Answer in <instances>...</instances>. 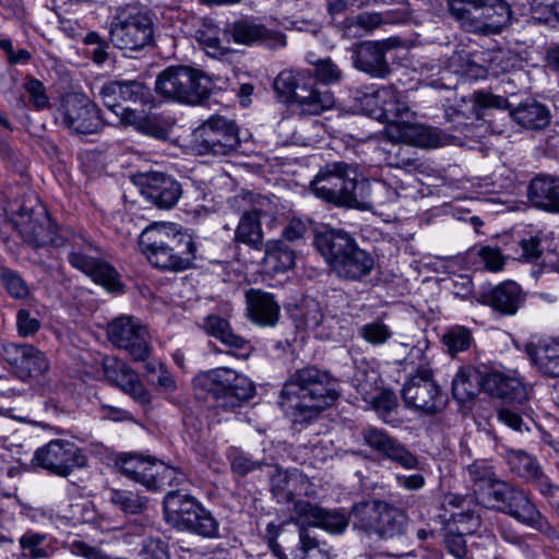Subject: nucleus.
Segmentation results:
<instances>
[{"label":"nucleus","mask_w":559,"mask_h":559,"mask_svg":"<svg viewBox=\"0 0 559 559\" xmlns=\"http://www.w3.org/2000/svg\"><path fill=\"white\" fill-rule=\"evenodd\" d=\"M370 114L388 121L384 133L391 142H403L420 147H438L451 143L450 138L437 129H432L413 121L414 111L411 109L403 93L392 86L372 90L364 96Z\"/></svg>","instance_id":"f257e3e1"},{"label":"nucleus","mask_w":559,"mask_h":559,"mask_svg":"<svg viewBox=\"0 0 559 559\" xmlns=\"http://www.w3.org/2000/svg\"><path fill=\"white\" fill-rule=\"evenodd\" d=\"M340 396V382L314 366L296 370L280 393V406L295 423L317 416Z\"/></svg>","instance_id":"f03ea898"},{"label":"nucleus","mask_w":559,"mask_h":559,"mask_svg":"<svg viewBox=\"0 0 559 559\" xmlns=\"http://www.w3.org/2000/svg\"><path fill=\"white\" fill-rule=\"evenodd\" d=\"M139 247L152 265L163 270L185 271L197 259L193 237L174 223L148 225L139 237Z\"/></svg>","instance_id":"7ed1b4c3"},{"label":"nucleus","mask_w":559,"mask_h":559,"mask_svg":"<svg viewBox=\"0 0 559 559\" xmlns=\"http://www.w3.org/2000/svg\"><path fill=\"white\" fill-rule=\"evenodd\" d=\"M274 90L301 115H320L335 105L333 93L319 87L305 71H282L274 81Z\"/></svg>","instance_id":"20e7f679"},{"label":"nucleus","mask_w":559,"mask_h":559,"mask_svg":"<svg viewBox=\"0 0 559 559\" xmlns=\"http://www.w3.org/2000/svg\"><path fill=\"white\" fill-rule=\"evenodd\" d=\"M316 197L337 206L359 207L364 195L355 167L344 162L325 164L310 182Z\"/></svg>","instance_id":"39448f33"},{"label":"nucleus","mask_w":559,"mask_h":559,"mask_svg":"<svg viewBox=\"0 0 559 559\" xmlns=\"http://www.w3.org/2000/svg\"><path fill=\"white\" fill-rule=\"evenodd\" d=\"M164 514L167 523L178 530L205 538L218 536L217 520L189 493L169 491L164 498Z\"/></svg>","instance_id":"423d86ee"},{"label":"nucleus","mask_w":559,"mask_h":559,"mask_svg":"<svg viewBox=\"0 0 559 559\" xmlns=\"http://www.w3.org/2000/svg\"><path fill=\"white\" fill-rule=\"evenodd\" d=\"M197 389L210 393L218 406L235 409L254 395V384L245 374L227 367L200 372L193 380Z\"/></svg>","instance_id":"0eeeda50"},{"label":"nucleus","mask_w":559,"mask_h":559,"mask_svg":"<svg viewBox=\"0 0 559 559\" xmlns=\"http://www.w3.org/2000/svg\"><path fill=\"white\" fill-rule=\"evenodd\" d=\"M213 88V82L204 72L179 66L165 69L156 79V92L168 99L188 105H200Z\"/></svg>","instance_id":"6e6552de"},{"label":"nucleus","mask_w":559,"mask_h":559,"mask_svg":"<svg viewBox=\"0 0 559 559\" xmlns=\"http://www.w3.org/2000/svg\"><path fill=\"white\" fill-rule=\"evenodd\" d=\"M488 506L543 534L550 536L555 533L530 496L522 488L509 483L496 484L493 490L488 492Z\"/></svg>","instance_id":"1a4fd4ad"},{"label":"nucleus","mask_w":559,"mask_h":559,"mask_svg":"<svg viewBox=\"0 0 559 559\" xmlns=\"http://www.w3.org/2000/svg\"><path fill=\"white\" fill-rule=\"evenodd\" d=\"M189 145L199 156H229L240 145L238 126L225 117L211 116L193 130Z\"/></svg>","instance_id":"9d476101"},{"label":"nucleus","mask_w":559,"mask_h":559,"mask_svg":"<svg viewBox=\"0 0 559 559\" xmlns=\"http://www.w3.org/2000/svg\"><path fill=\"white\" fill-rule=\"evenodd\" d=\"M154 23L148 13L134 7L118 12L110 23V41L119 49L139 50L153 40Z\"/></svg>","instance_id":"9b49d317"},{"label":"nucleus","mask_w":559,"mask_h":559,"mask_svg":"<svg viewBox=\"0 0 559 559\" xmlns=\"http://www.w3.org/2000/svg\"><path fill=\"white\" fill-rule=\"evenodd\" d=\"M70 243L71 251L68 260L73 267L92 277L95 283L102 285L108 292L121 290V283L116 270L93 255V252H97V249L88 239L82 235H73Z\"/></svg>","instance_id":"f8f14e48"},{"label":"nucleus","mask_w":559,"mask_h":559,"mask_svg":"<svg viewBox=\"0 0 559 559\" xmlns=\"http://www.w3.org/2000/svg\"><path fill=\"white\" fill-rule=\"evenodd\" d=\"M33 463L50 474L68 477L74 469L84 467L87 457L74 442L56 439L35 451Z\"/></svg>","instance_id":"ddd939ff"},{"label":"nucleus","mask_w":559,"mask_h":559,"mask_svg":"<svg viewBox=\"0 0 559 559\" xmlns=\"http://www.w3.org/2000/svg\"><path fill=\"white\" fill-rule=\"evenodd\" d=\"M108 340L124 349L134 360L144 361L151 352L150 334L142 321L133 316H120L107 328Z\"/></svg>","instance_id":"4468645a"},{"label":"nucleus","mask_w":559,"mask_h":559,"mask_svg":"<svg viewBox=\"0 0 559 559\" xmlns=\"http://www.w3.org/2000/svg\"><path fill=\"white\" fill-rule=\"evenodd\" d=\"M402 395L408 406L428 415L441 412L445 405V399L428 367H419L406 380Z\"/></svg>","instance_id":"2eb2a0df"},{"label":"nucleus","mask_w":559,"mask_h":559,"mask_svg":"<svg viewBox=\"0 0 559 559\" xmlns=\"http://www.w3.org/2000/svg\"><path fill=\"white\" fill-rule=\"evenodd\" d=\"M59 119L75 133L92 134L103 128L98 107L83 94H68L62 99Z\"/></svg>","instance_id":"dca6fc26"},{"label":"nucleus","mask_w":559,"mask_h":559,"mask_svg":"<svg viewBox=\"0 0 559 559\" xmlns=\"http://www.w3.org/2000/svg\"><path fill=\"white\" fill-rule=\"evenodd\" d=\"M16 227L22 238L33 247H43L48 243L61 246L63 242L56 237V229L43 204L35 200V204L22 205L17 213Z\"/></svg>","instance_id":"f3484780"},{"label":"nucleus","mask_w":559,"mask_h":559,"mask_svg":"<svg viewBox=\"0 0 559 559\" xmlns=\"http://www.w3.org/2000/svg\"><path fill=\"white\" fill-rule=\"evenodd\" d=\"M252 194H239L233 199V204L242 210L238 225L235 229L234 242L242 243L251 249L260 250L263 245V230L261 225V209L251 205Z\"/></svg>","instance_id":"a211bd4d"},{"label":"nucleus","mask_w":559,"mask_h":559,"mask_svg":"<svg viewBox=\"0 0 559 559\" xmlns=\"http://www.w3.org/2000/svg\"><path fill=\"white\" fill-rule=\"evenodd\" d=\"M362 438L369 448L400 466L406 469L419 467L418 457L386 431L378 428H368L362 432Z\"/></svg>","instance_id":"6ab92c4d"},{"label":"nucleus","mask_w":559,"mask_h":559,"mask_svg":"<svg viewBox=\"0 0 559 559\" xmlns=\"http://www.w3.org/2000/svg\"><path fill=\"white\" fill-rule=\"evenodd\" d=\"M2 356L22 378L37 377L49 369L45 354L29 344L5 343Z\"/></svg>","instance_id":"aec40b11"},{"label":"nucleus","mask_w":559,"mask_h":559,"mask_svg":"<svg viewBox=\"0 0 559 559\" xmlns=\"http://www.w3.org/2000/svg\"><path fill=\"white\" fill-rule=\"evenodd\" d=\"M477 13L465 22V31L489 35L500 33L510 22L511 9L504 0H486Z\"/></svg>","instance_id":"412c9836"},{"label":"nucleus","mask_w":559,"mask_h":559,"mask_svg":"<svg viewBox=\"0 0 559 559\" xmlns=\"http://www.w3.org/2000/svg\"><path fill=\"white\" fill-rule=\"evenodd\" d=\"M225 34L233 41L240 45L260 44L269 49H278L286 46V37L283 33L248 21H238L230 24L225 29Z\"/></svg>","instance_id":"4be33fe9"},{"label":"nucleus","mask_w":559,"mask_h":559,"mask_svg":"<svg viewBox=\"0 0 559 559\" xmlns=\"http://www.w3.org/2000/svg\"><path fill=\"white\" fill-rule=\"evenodd\" d=\"M141 193L158 209H171L181 195L180 185L162 173H146L139 177Z\"/></svg>","instance_id":"5701e85b"},{"label":"nucleus","mask_w":559,"mask_h":559,"mask_svg":"<svg viewBox=\"0 0 559 559\" xmlns=\"http://www.w3.org/2000/svg\"><path fill=\"white\" fill-rule=\"evenodd\" d=\"M105 376L112 384L128 394L134 401L146 404L151 401V394L140 380L138 373L128 365L116 358L104 360Z\"/></svg>","instance_id":"b1692460"},{"label":"nucleus","mask_w":559,"mask_h":559,"mask_svg":"<svg viewBox=\"0 0 559 559\" xmlns=\"http://www.w3.org/2000/svg\"><path fill=\"white\" fill-rule=\"evenodd\" d=\"M402 176L407 174L400 167L382 169L380 176L371 182L360 181V190L369 189V202L376 204H386L396 201L404 190Z\"/></svg>","instance_id":"393cba45"},{"label":"nucleus","mask_w":559,"mask_h":559,"mask_svg":"<svg viewBox=\"0 0 559 559\" xmlns=\"http://www.w3.org/2000/svg\"><path fill=\"white\" fill-rule=\"evenodd\" d=\"M272 472L271 490L278 502H295L297 496H309L310 483L306 475L297 469H281L277 466L266 465Z\"/></svg>","instance_id":"a878e982"},{"label":"nucleus","mask_w":559,"mask_h":559,"mask_svg":"<svg viewBox=\"0 0 559 559\" xmlns=\"http://www.w3.org/2000/svg\"><path fill=\"white\" fill-rule=\"evenodd\" d=\"M247 316L260 326L273 328L281 317V307L274 295L261 289L246 292Z\"/></svg>","instance_id":"bb28decb"},{"label":"nucleus","mask_w":559,"mask_h":559,"mask_svg":"<svg viewBox=\"0 0 559 559\" xmlns=\"http://www.w3.org/2000/svg\"><path fill=\"white\" fill-rule=\"evenodd\" d=\"M483 302L503 316H513L519 310L523 294L520 285L513 281H506L486 292L481 296Z\"/></svg>","instance_id":"cd10ccee"},{"label":"nucleus","mask_w":559,"mask_h":559,"mask_svg":"<svg viewBox=\"0 0 559 559\" xmlns=\"http://www.w3.org/2000/svg\"><path fill=\"white\" fill-rule=\"evenodd\" d=\"M484 390L502 400L522 402L526 388L516 372L492 371L485 377Z\"/></svg>","instance_id":"c85d7f7f"},{"label":"nucleus","mask_w":559,"mask_h":559,"mask_svg":"<svg viewBox=\"0 0 559 559\" xmlns=\"http://www.w3.org/2000/svg\"><path fill=\"white\" fill-rule=\"evenodd\" d=\"M314 245L333 270L336 261H340L356 245V241L343 230L331 229L319 233L314 238Z\"/></svg>","instance_id":"c756f323"},{"label":"nucleus","mask_w":559,"mask_h":559,"mask_svg":"<svg viewBox=\"0 0 559 559\" xmlns=\"http://www.w3.org/2000/svg\"><path fill=\"white\" fill-rule=\"evenodd\" d=\"M373 266V258L356 243L340 261H336L333 271L340 277L357 281L369 275Z\"/></svg>","instance_id":"7c9ffc66"},{"label":"nucleus","mask_w":559,"mask_h":559,"mask_svg":"<svg viewBox=\"0 0 559 559\" xmlns=\"http://www.w3.org/2000/svg\"><path fill=\"white\" fill-rule=\"evenodd\" d=\"M156 462L157 460L139 454L123 453L116 459L115 464L121 474L150 490Z\"/></svg>","instance_id":"2f4dec72"},{"label":"nucleus","mask_w":559,"mask_h":559,"mask_svg":"<svg viewBox=\"0 0 559 559\" xmlns=\"http://www.w3.org/2000/svg\"><path fill=\"white\" fill-rule=\"evenodd\" d=\"M354 64L360 71L373 78L383 79L390 72L384 49L379 43H366L356 53Z\"/></svg>","instance_id":"473e14b6"},{"label":"nucleus","mask_w":559,"mask_h":559,"mask_svg":"<svg viewBox=\"0 0 559 559\" xmlns=\"http://www.w3.org/2000/svg\"><path fill=\"white\" fill-rule=\"evenodd\" d=\"M383 504L384 501L381 500H364L355 503L349 513L353 527L369 535L376 534Z\"/></svg>","instance_id":"72a5a7b5"},{"label":"nucleus","mask_w":559,"mask_h":559,"mask_svg":"<svg viewBox=\"0 0 559 559\" xmlns=\"http://www.w3.org/2000/svg\"><path fill=\"white\" fill-rule=\"evenodd\" d=\"M559 191V178L537 177L531 181L527 195L533 205L538 209L555 212Z\"/></svg>","instance_id":"f704fd0d"},{"label":"nucleus","mask_w":559,"mask_h":559,"mask_svg":"<svg viewBox=\"0 0 559 559\" xmlns=\"http://www.w3.org/2000/svg\"><path fill=\"white\" fill-rule=\"evenodd\" d=\"M19 546L24 557L29 559H47L55 551V538L46 533L27 530L19 538Z\"/></svg>","instance_id":"c9c22d12"},{"label":"nucleus","mask_w":559,"mask_h":559,"mask_svg":"<svg viewBox=\"0 0 559 559\" xmlns=\"http://www.w3.org/2000/svg\"><path fill=\"white\" fill-rule=\"evenodd\" d=\"M510 116L518 124L530 130L544 129L550 122L548 109L537 102L521 103L510 111Z\"/></svg>","instance_id":"e433bc0d"},{"label":"nucleus","mask_w":559,"mask_h":559,"mask_svg":"<svg viewBox=\"0 0 559 559\" xmlns=\"http://www.w3.org/2000/svg\"><path fill=\"white\" fill-rule=\"evenodd\" d=\"M485 377L473 367L459 369L452 381L453 396L460 402H466L475 397L480 389H484Z\"/></svg>","instance_id":"4c0bfd02"},{"label":"nucleus","mask_w":559,"mask_h":559,"mask_svg":"<svg viewBox=\"0 0 559 559\" xmlns=\"http://www.w3.org/2000/svg\"><path fill=\"white\" fill-rule=\"evenodd\" d=\"M407 515L401 509L384 501L376 534L381 539H393L406 532Z\"/></svg>","instance_id":"58836bf2"},{"label":"nucleus","mask_w":559,"mask_h":559,"mask_svg":"<svg viewBox=\"0 0 559 559\" xmlns=\"http://www.w3.org/2000/svg\"><path fill=\"white\" fill-rule=\"evenodd\" d=\"M532 361L540 372L559 377V342H540L528 349Z\"/></svg>","instance_id":"ea45409f"},{"label":"nucleus","mask_w":559,"mask_h":559,"mask_svg":"<svg viewBox=\"0 0 559 559\" xmlns=\"http://www.w3.org/2000/svg\"><path fill=\"white\" fill-rule=\"evenodd\" d=\"M294 250L282 240H271L265 245L264 265L275 273L286 272L295 265Z\"/></svg>","instance_id":"a19ab883"},{"label":"nucleus","mask_w":559,"mask_h":559,"mask_svg":"<svg viewBox=\"0 0 559 559\" xmlns=\"http://www.w3.org/2000/svg\"><path fill=\"white\" fill-rule=\"evenodd\" d=\"M203 329L207 334L231 348L243 349L248 344L243 337L235 334L228 321L219 316L212 314L206 317L203 322Z\"/></svg>","instance_id":"79ce46f5"},{"label":"nucleus","mask_w":559,"mask_h":559,"mask_svg":"<svg viewBox=\"0 0 559 559\" xmlns=\"http://www.w3.org/2000/svg\"><path fill=\"white\" fill-rule=\"evenodd\" d=\"M467 475L476 493L486 489L489 492L493 490L496 484L502 483V480L497 479L492 466L486 461H475L468 465Z\"/></svg>","instance_id":"37998d69"},{"label":"nucleus","mask_w":559,"mask_h":559,"mask_svg":"<svg viewBox=\"0 0 559 559\" xmlns=\"http://www.w3.org/2000/svg\"><path fill=\"white\" fill-rule=\"evenodd\" d=\"M195 38L210 57L221 58L228 52L219 38V28L213 23H204L195 32Z\"/></svg>","instance_id":"c03bdc74"},{"label":"nucleus","mask_w":559,"mask_h":559,"mask_svg":"<svg viewBox=\"0 0 559 559\" xmlns=\"http://www.w3.org/2000/svg\"><path fill=\"white\" fill-rule=\"evenodd\" d=\"M150 490H163L166 487H175L186 481V475L178 468L169 466L162 461L155 463L154 474H152Z\"/></svg>","instance_id":"a18cd8bd"},{"label":"nucleus","mask_w":559,"mask_h":559,"mask_svg":"<svg viewBox=\"0 0 559 559\" xmlns=\"http://www.w3.org/2000/svg\"><path fill=\"white\" fill-rule=\"evenodd\" d=\"M507 462L513 473L527 480H531L542 469L538 462L523 451H508Z\"/></svg>","instance_id":"49530a36"},{"label":"nucleus","mask_w":559,"mask_h":559,"mask_svg":"<svg viewBox=\"0 0 559 559\" xmlns=\"http://www.w3.org/2000/svg\"><path fill=\"white\" fill-rule=\"evenodd\" d=\"M472 342L471 331L462 325L451 326L442 335V343L451 356L467 350Z\"/></svg>","instance_id":"de8ad7c7"},{"label":"nucleus","mask_w":559,"mask_h":559,"mask_svg":"<svg viewBox=\"0 0 559 559\" xmlns=\"http://www.w3.org/2000/svg\"><path fill=\"white\" fill-rule=\"evenodd\" d=\"M109 501L126 513L136 514L143 511L146 500L128 490L110 489Z\"/></svg>","instance_id":"09e8293b"},{"label":"nucleus","mask_w":559,"mask_h":559,"mask_svg":"<svg viewBox=\"0 0 559 559\" xmlns=\"http://www.w3.org/2000/svg\"><path fill=\"white\" fill-rule=\"evenodd\" d=\"M359 335L368 344L380 346L385 344L393 336V332L388 324L376 320L361 325Z\"/></svg>","instance_id":"8fccbe9b"},{"label":"nucleus","mask_w":559,"mask_h":559,"mask_svg":"<svg viewBox=\"0 0 559 559\" xmlns=\"http://www.w3.org/2000/svg\"><path fill=\"white\" fill-rule=\"evenodd\" d=\"M293 512L297 523L317 527L323 514V508L309 501L296 500L293 506Z\"/></svg>","instance_id":"3c124183"},{"label":"nucleus","mask_w":559,"mask_h":559,"mask_svg":"<svg viewBox=\"0 0 559 559\" xmlns=\"http://www.w3.org/2000/svg\"><path fill=\"white\" fill-rule=\"evenodd\" d=\"M0 281L7 292L14 298H25L28 293L26 282L19 273L8 267H0Z\"/></svg>","instance_id":"603ef678"},{"label":"nucleus","mask_w":559,"mask_h":559,"mask_svg":"<svg viewBox=\"0 0 559 559\" xmlns=\"http://www.w3.org/2000/svg\"><path fill=\"white\" fill-rule=\"evenodd\" d=\"M309 63L316 66V76L321 83L331 85L341 81L342 71L330 58L319 60L309 59Z\"/></svg>","instance_id":"864d4df0"},{"label":"nucleus","mask_w":559,"mask_h":559,"mask_svg":"<svg viewBox=\"0 0 559 559\" xmlns=\"http://www.w3.org/2000/svg\"><path fill=\"white\" fill-rule=\"evenodd\" d=\"M171 126L173 121L170 120L162 119L158 116H145L139 131L155 139L165 140L168 138Z\"/></svg>","instance_id":"5fc2aeb1"},{"label":"nucleus","mask_w":559,"mask_h":559,"mask_svg":"<svg viewBox=\"0 0 559 559\" xmlns=\"http://www.w3.org/2000/svg\"><path fill=\"white\" fill-rule=\"evenodd\" d=\"M317 527H320L331 534H341L345 531L350 522L349 518L337 511H329L323 509V514Z\"/></svg>","instance_id":"6e6d98bb"},{"label":"nucleus","mask_w":559,"mask_h":559,"mask_svg":"<svg viewBox=\"0 0 559 559\" xmlns=\"http://www.w3.org/2000/svg\"><path fill=\"white\" fill-rule=\"evenodd\" d=\"M307 329L318 328L323 320L320 305L313 299H305L300 311L296 313Z\"/></svg>","instance_id":"4d7b16f0"},{"label":"nucleus","mask_w":559,"mask_h":559,"mask_svg":"<svg viewBox=\"0 0 559 559\" xmlns=\"http://www.w3.org/2000/svg\"><path fill=\"white\" fill-rule=\"evenodd\" d=\"M479 262L490 272H499L504 265V258L497 247L484 246L476 251Z\"/></svg>","instance_id":"13d9d810"},{"label":"nucleus","mask_w":559,"mask_h":559,"mask_svg":"<svg viewBox=\"0 0 559 559\" xmlns=\"http://www.w3.org/2000/svg\"><path fill=\"white\" fill-rule=\"evenodd\" d=\"M121 82V100L132 103H144L150 97V90L139 81H120Z\"/></svg>","instance_id":"bf43d9fd"},{"label":"nucleus","mask_w":559,"mask_h":559,"mask_svg":"<svg viewBox=\"0 0 559 559\" xmlns=\"http://www.w3.org/2000/svg\"><path fill=\"white\" fill-rule=\"evenodd\" d=\"M228 456L233 472L239 476H245L250 472L261 468L263 465L261 462L253 461L247 454L238 450H231Z\"/></svg>","instance_id":"052dcab7"},{"label":"nucleus","mask_w":559,"mask_h":559,"mask_svg":"<svg viewBox=\"0 0 559 559\" xmlns=\"http://www.w3.org/2000/svg\"><path fill=\"white\" fill-rule=\"evenodd\" d=\"M453 522L457 525L456 531L463 534H473L480 525L479 516L468 507L451 514Z\"/></svg>","instance_id":"680f3d73"},{"label":"nucleus","mask_w":559,"mask_h":559,"mask_svg":"<svg viewBox=\"0 0 559 559\" xmlns=\"http://www.w3.org/2000/svg\"><path fill=\"white\" fill-rule=\"evenodd\" d=\"M40 321L28 309L22 308L16 312V331L19 336L28 337L40 329Z\"/></svg>","instance_id":"e2e57ef3"},{"label":"nucleus","mask_w":559,"mask_h":559,"mask_svg":"<svg viewBox=\"0 0 559 559\" xmlns=\"http://www.w3.org/2000/svg\"><path fill=\"white\" fill-rule=\"evenodd\" d=\"M121 82H108L100 87L99 95L102 96L104 105L110 110H116L122 107L121 100Z\"/></svg>","instance_id":"0e129e2a"},{"label":"nucleus","mask_w":559,"mask_h":559,"mask_svg":"<svg viewBox=\"0 0 559 559\" xmlns=\"http://www.w3.org/2000/svg\"><path fill=\"white\" fill-rule=\"evenodd\" d=\"M474 100L479 108L484 109H506L509 105L506 97L486 91L475 93Z\"/></svg>","instance_id":"69168bd1"},{"label":"nucleus","mask_w":559,"mask_h":559,"mask_svg":"<svg viewBox=\"0 0 559 559\" xmlns=\"http://www.w3.org/2000/svg\"><path fill=\"white\" fill-rule=\"evenodd\" d=\"M25 90L37 109L45 108L48 105V96L46 95L45 86L39 80L29 79L25 83Z\"/></svg>","instance_id":"338daca9"},{"label":"nucleus","mask_w":559,"mask_h":559,"mask_svg":"<svg viewBox=\"0 0 559 559\" xmlns=\"http://www.w3.org/2000/svg\"><path fill=\"white\" fill-rule=\"evenodd\" d=\"M141 559H168L167 547L160 539L150 538L143 544Z\"/></svg>","instance_id":"774afa93"}]
</instances>
